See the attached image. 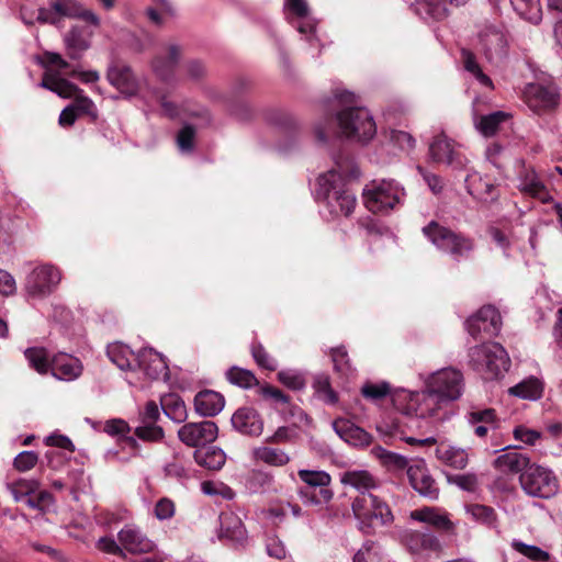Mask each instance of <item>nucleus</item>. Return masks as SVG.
<instances>
[{
    "label": "nucleus",
    "instance_id": "f257e3e1",
    "mask_svg": "<svg viewBox=\"0 0 562 562\" xmlns=\"http://www.w3.org/2000/svg\"><path fill=\"white\" fill-rule=\"evenodd\" d=\"M355 94L349 91L336 93L333 105L337 110L335 124L338 133L358 142H368L376 133L372 115L366 108L352 106Z\"/></svg>",
    "mask_w": 562,
    "mask_h": 562
},
{
    "label": "nucleus",
    "instance_id": "f03ea898",
    "mask_svg": "<svg viewBox=\"0 0 562 562\" xmlns=\"http://www.w3.org/2000/svg\"><path fill=\"white\" fill-rule=\"evenodd\" d=\"M315 192L317 200L335 216H349L355 210L356 195L346 188V171L341 166L319 175Z\"/></svg>",
    "mask_w": 562,
    "mask_h": 562
},
{
    "label": "nucleus",
    "instance_id": "7ed1b4c3",
    "mask_svg": "<svg viewBox=\"0 0 562 562\" xmlns=\"http://www.w3.org/2000/svg\"><path fill=\"white\" fill-rule=\"evenodd\" d=\"M351 510L358 521L359 530L364 535H372L375 527H389L394 521L389 504L373 493L356 496L351 503Z\"/></svg>",
    "mask_w": 562,
    "mask_h": 562
},
{
    "label": "nucleus",
    "instance_id": "20e7f679",
    "mask_svg": "<svg viewBox=\"0 0 562 562\" xmlns=\"http://www.w3.org/2000/svg\"><path fill=\"white\" fill-rule=\"evenodd\" d=\"M470 364L485 379H495L509 369L510 359L498 342L474 346L469 350Z\"/></svg>",
    "mask_w": 562,
    "mask_h": 562
},
{
    "label": "nucleus",
    "instance_id": "39448f33",
    "mask_svg": "<svg viewBox=\"0 0 562 562\" xmlns=\"http://www.w3.org/2000/svg\"><path fill=\"white\" fill-rule=\"evenodd\" d=\"M362 196L370 212L387 213L402 204L405 191L394 180H372L366 184Z\"/></svg>",
    "mask_w": 562,
    "mask_h": 562
},
{
    "label": "nucleus",
    "instance_id": "423d86ee",
    "mask_svg": "<svg viewBox=\"0 0 562 562\" xmlns=\"http://www.w3.org/2000/svg\"><path fill=\"white\" fill-rule=\"evenodd\" d=\"M423 233L439 250L457 259L467 257L473 249L471 238L441 226L435 221L425 226Z\"/></svg>",
    "mask_w": 562,
    "mask_h": 562
},
{
    "label": "nucleus",
    "instance_id": "0eeeda50",
    "mask_svg": "<svg viewBox=\"0 0 562 562\" xmlns=\"http://www.w3.org/2000/svg\"><path fill=\"white\" fill-rule=\"evenodd\" d=\"M521 488L532 497L550 498L555 495L559 484L554 474L540 465L531 464L519 476Z\"/></svg>",
    "mask_w": 562,
    "mask_h": 562
},
{
    "label": "nucleus",
    "instance_id": "6e6552de",
    "mask_svg": "<svg viewBox=\"0 0 562 562\" xmlns=\"http://www.w3.org/2000/svg\"><path fill=\"white\" fill-rule=\"evenodd\" d=\"M425 384L446 402L456 401L463 391V375L459 370L445 368L428 375Z\"/></svg>",
    "mask_w": 562,
    "mask_h": 562
},
{
    "label": "nucleus",
    "instance_id": "1a4fd4ad",
    "mask_svg": "<svg viewBox=\"0 0 562 562\" xmlns=\"http://www.w3.org/2000/svg\"><path fill=\"white\" fill-rule=\"evenodd\" d=\"M61 277L59 270L48 263L35 267L26 277L25 291L29 296L43 299L56 289Z\"/></svg>",
    "mask_w": 562,
    "mask_h": 562
},
{
    "label": "nucleus",
    "instance_id": "9d476101",
    "mask_svg": "<svg viewBox=\"0 0 562 562\" xmlns=\"http://www.w3.org/2000/svg\"><path fill=\"white\" fill-rule=\"evenodd\" d=\"M297 475L307 486L314 488L319 487L318 495L300 490L299 494L304 503L317 505L323 502L327 503L333 498L334 493L328 488L331 477L326 471L301 469L297 471Z\"/></svg>",
    "mask_w": 562,
    "mask_h": 562
},
{
    "label": "nucleus",
    "instance_id": "9b49d317",
    "mask_svg": "<svg viewBox=\"0 0 562 562\" xmlns=\"http://www.w3.org/2000/svg\"><path fill=\"white\" fill-rule=\"evenodd\" d=\"M402 541L416 562H425L429 553L441 550L438 537L430 531L406 530Z\"/></svg>",
    "mask_w": 562,
    "mask_h": 562
},
{
    "label": "nucleus",
    "instance_id": "f8f14e48",
    "mask_svg": "<svg viewBox=\"0 0 562 562\" xmlns=\"http://www.w3.org/2000/svg\"><path fill=\"white\" fill-rule=\"evenodd\" d=\"M446 402L439 394L426 389L422 392L411 393L407 404V414H413L418 418H431L442 420L440 415L441 403Z\"/></svg>",
    "mask_w": 562,
    "mask_h": 562
},
{
    "label": "nucleus",
    "instance_id": "ddd939ff",
    "mask_svg": "<svg viewBox=\"0 0 562 562\" xmlns=\"http://www.w3.org/2000/svg\"><path fill=\"white\" fill-rule=\"evenodd\" d=\"M465 326L469 334L475 339L481 334L490 337L496 336L502 328V317L495 306L484 305L477 313L468 318Z\"/></svg>",
    "mask_w": 562,
    "mask_h": 562
},
{
    "label": "nucleus",
    "instance_id": "4468645a",
    "mask_svg": "<svg viewBox=\"0 0 562 562\" xmlns=\"http://www.w3.org/2000/svg\"><path fill=\"white\" fill-rule=\"evenodd\" d=\"M218 435L217 425L212 420L188 423L178 430L179 439L189 447L205 446Z\"/></svg>",
    "mask_w": 562,
    "mask_h": 562
},
{
    "label": "nucleus",
    "instance_id": "2eb2a0df",
    "mask_svg": "<svg viewBox=\"0 0 562 562\" xmlns=\"http://www.w3.org/2000/svg\"><path fill=\"white\" fill-rule=\"evenodd\" d=\"M181 54V47L178 44L171 43L166 46L165 54H158L154 57L151 68L160 81L171 83L176 80V68Z\"/></svg>",
    "mask_w": 562,
    "mask_h": 562
},
{
    "label": "nucleus",
    "instance_id": "dca6fc26",
    "mask_svg": "<svg viewBox=\"0 0 562 562\" xmlns=\"http://www.w3.org/2000/svg\"><path fill=\"white\" fill-rule=\"evenodd\" d=\"M139 369L150 380L167 379L169 368L165 357L153 348H144L137 352L135 370Z\"/></svg>",
    "mask_w": 562,
    "mask_h": 562
},
{
    "label": "nucleus",
    "instance_id": "f3484780",
    "mask_svg": "<svg viewBox=\"0 0 562 562\" xmlns=\"http://www.w3.org/2000/svg\"><path fill=\"white\" fill-rule=\"evenodd\" d=\"M524 93L526 103L535 112L552 110L559 104V92L553 86L530 83Z\"/></svg>",
    "mask_w": 562,
    "mask_h": 562
},
{
    "label": "nucleus",
    "instance_id": "a211bd4d",
    "mask_svg": "<svg viewBox=\"0 0 562 562\" xmlns=\"http://www.w3.org/2000/svg\"><path fill=\"white\" fill-rule=\"evenodd\" d=\"M123 551L133 554L148 553L154 550V542L147 538L142 529L133 524L125 525L117 533Z\"/></svg>",
    "mask_w": 562,
    "mask_h": 562
},
{
    "label": "nucleus",
    "instance_id": "6ab92c4d",
    "mask_svg": "<svg viewBox=\"0 0 562 562\" xmlns=\"http://www.w3.org/2000/svg\"><path fill=\"white\" fill-rule=\"evenodd\" d=\"M231 423L233 428L249 437H258L263 430V420L260 414L254 407H239L232 416Z\"/></svg>",
    "mask_w": 562,
    "mask_h": 562
},
{
    "label": "nucleus",
    "instance_id": "aec40b11",
    "mask_svg": "<svg viewBox=\"0 0 562 562\" xmlns=\"http://www.w3.org/2000/svg\"><path fill=\"white\" fill-rule=\"evenodd\" d=\"M506 40L503 31L495 25H484L477 34V48L488 60L505 52Z\"/></svg>",
    "mask_w": 562,
    "mask_h": 562
},
{
    "label": "nucleus",
    "instance_id": "412c9836",
    "mask_svg": "<svg viewBox=\"0 0 562 562\" xmlns=\"http://www.w3.org/2000/svg\"><path fill=\"white\" fill-rule=\"evenodd\" d=\"M429 155L434 161L454 168H462L465 165V158L456 151L453 142L445 135L434 138L429 145Z\"/></svg>",
    "mask_w": 562,
    "mask_h": 562
},
{
    "label": "nucleus",
    "instance_id": "4be33fe9",
    "mask_svg": "<svg viewBox=\"0 0 562 562\" xmlns=\"http://www.w3.org/2000/svg\"><path fill=\"white\" fill-rule=\"evenodd\" d=\"M50 5L57 13L58 20L61 18L79 19L95 27L100 26L101 19L92 10L86 9L77 0H50Z\"/></svg>",
    "mask_w": 562,
    "mask_h": 562
},
{
    "label": "nucleus",
    "instance_id": "5701e85b",
    "mask_svg": "<svg viewBox=\"0 0 562 562\" xmlns=\"http://www.w3.org/2000/svg\"><path fill=\"white\" fill-rule=\"evenodd\" d=\"M333 429L348 445L356 448H364L371 445L372 436L363 428L346 418H337L333 422Z\"/></svg>",
    "mask_w": 562,
    "mask_h": 562
},
{
    "label": "nucleus",
    "instance_id": "b1692460",
    "mask_svg": "<svg viewBox=\"0 0 562 562\" xmlns=\"http://www.w3.org/2000/svg\"><path fill=\"white\" fill-rule=\"evenodd\" d=\"M411 519L431 526L438 531L453 532L456 525L449 518L447 512L438 507H422L412 510L409 514Z\"/></svg>",
    "mask_w": 562,
    "mask_h": 562
},
{
    "label": "nucleus",
    "instance_id": "393cba45",
    "mask_svg": "<svg viewBox=\"0 0 562 562\" xmlns=\"http://www.w3.org/2000/svg\"><path fill=\"white\" fill-rule=\"evenodd\" d=\"M93 36L92 31L74 25L64 36V43L67 49V54L71 59H80L86 50L91 46V40Z\"/></svg>",
    "mask_w": 562,
    "mask_h": 562
},
{
    "label": "nucleus",
    "instance_id": "a878e982",
    "mask_svg": "<svg viewBox=\"0 0 562 562\" xmlns=\"http://www.w3.org/2000/svg\"><path fill=\"white\" fill-rule=\"evenodd\" d=\"M518 189L522 194L538 199L543 203L551 199L546 186L532 168L524 166L518 172Z\"/></svg>",
    "mask_w": 562,
    "mask_h": 562
},
{
    "label": "nucleus",
    "instance_id": "bb28decb",
    "mask_svg": "<svg viewBox=\"0 0 562 562\" xmlns=\"http://www.w3.org/2000/svg\"><path fill=\"white\" fill-rule=\"evenodd\" d=\"M506 451L494 460L497 471L505 474H518L525 472L530 465V458L520 451L509 450V447L502 449Z\"/></svg>",
    "mask_w": 562,
    "mask_h": 562
},
{
    "label": "nucleus",
    "instance_id": "cd10ccee",
    "mask_svg": "<svg viewBox=\"0 0 562 562\" xmlns=\"http://www.w3.org/2000/svg\"><path fill=\"white\" fill-rule=\"evenodd\" d=\"M52 374L61 381L76 380L82 372V364L78 358L67 353H59L50 359Z\"/></svg>",
    "mask_w": 562,
    "mask_h": 562
},
{
    "label": "nucleus",
    "instance_id": "c85d7f7f",
    "mask_svg": "<svg viewBox=\"0 0 562 562\" xmlns=\"http://www.w3.org/2000/svg\"><path fill=\"white\" fill-rule=\"evenodd\" d=\"M221 538L228 540L234 547H243L247 541V531L241 519L234 513L221 516Z\"/></svg>",
    "mask_w": 562,
    "mask_h": 562
},
{
    "label": "nucleus",
    "instance_id": "c756f323",
    "mask_svg": "<svg viewBox=\"0 0 562 562\" xmlns=\"http://www.w3.org/2000/svg\"><path fill=\"white\" fill-rule=\"evenodd\" d=\"M106 78L112 86L128 97L135 95L139 90L138 82L127 66L110 67Z\"/></svg>",
    "mask_w": 562,
    "mask_h": 562
},
{
    "label": "nucleus",
    "instance_id": "7c9ffc66",
    "mask_svg": "<svg viewBox=\"0 0 562 562\" xmlns=\"http://www.w3.org/2000/svg\"><path fill=\"white\" fill-rule=\"evenodd\" d=\"M40 87L55 92L65 99L75 97L79 92H82V90L79 89L76 85L65 78H61L59 71H52L49 69L44 74Z\"/></svg>",
    "mask_w": 562,
    "mask_h": 562
},
{
    "label": "nucleus",
    "instance_id": "2f4dec72",
    "mask_svg": "<svg viewBox=\"0 0 562 562\" xmlns=\"http://www.w3.org/2000/svg\"><path fill=\"white\" fill-rule=\"evenodd\" d=\"M464 182L468 193L476 200L487 202L496 196L494 184L475 171L469 173Z\"/></svg>",
    "mask_w": 562,
    "mask_h": 562
},
{
    "label": "nucleus",
    "instance_id": "473e14b6",
    "mask_svg": "<svg viewBox=\"0 0 562 562\" xmlns=\"http://www.w3.org/2000/svg\"><path fill=\"white\" fill-rule=\"evenodd\" d=\"M224 397L211 390L199 392L194 397L195 411L206 417L217 415L224 408Z\"/></svg>",
    "mask_w": 562,
    "mask_h": 562
},
{
    "label": "nucleus",
    "instance_id": "72a5a7b5",
    "mask_svg": "<svg viewBox=\"0 0 562 562\" xmlns=\"http://www.w3.org/2000/svg\"><path fill=\"white\" fill-rule=\"evenodd\" d=\"M340 482L353 487L359 494L372 493L380 485L378 479L366 470L347 471L341 475Z\"/></svg>",
    "mask_w": 562,
    "mask_h": 562
},
{
    "label": "nucleus",
    "instance_id": "f704fd0d",
    "mask_svg": "<svg viewBox=\"0 0 562 562\" xmlns=\"http://www.w3.org/2000/svg\"><path fill=\"white\" fill-rule=\"evenodd\" d=\"M195 462L211 471H217L223 468L226 461L225 452L217 447H204L194 451Z\"/></svg>",
    "mask_w": 562,
    "mask_h": 562
},
{
    "label": "nucleus",
    "instance_id": "c9c22d12",
    "mask_svg": "<svg viewBox=\"0 0 562 562\" xmlns=\"http://www.w3.org/2000/svg\"><path fill=\"white\" fill-rule=\"evenodd\" d=\"M109 359L121 370H135L136 355L121 342L110 344L106 348Z\"/></svg>",
    "mask_w": 562,
    "mask_h": 562
},
{
    "label": "nucleus",
    "instance_id": "e433bc0d",
    "mask_svg": "<svg viewBox=\"0 0 562 562\" xmlns=\"http://www.w3.org/2000/svg\"><path fill=\"white\" fill-rule=\"evenodd\" d=\"M286 9L293 13L296 18L304 20L299 23L297 31L302 34L308 35L307 40L314 38L313 33L315 31V23L308 20V5L305 0H285Z\"/></svg>",
    "mask_w": 562,
    "mask_h": 562
},
{
    "label": "nucleus",
    "instance_id": "4c0bfd02",
    "mask_svg": "<svg viewBox=\"0 0 562 562\" xmlns=\"http://www.w3.org/2000/svg\"><path fill=\"white\" fill-rule=\"evenodd\" d=\"M509 117V114L504 111H496L487 115L474 117V125L476 130L484 136H493L498 126Z\"/></svg>",
    "mask_w": 562,
    "mask_h": 562
},
{
    "label": "nucleus",
    "instance_id": "58836bf2",
    "mask_svg": "<svg viewBox=\"0 0 562 562\" xmlns=\"http://www.w3.org/2000/svg\"><path fill=\"white\" fill-rule=\"evenodd\" d=\"M413 9L424 20H442L448 15L446 5L437 0H417Z\"/></svg>",
    "mask_w": 562,
    "mask_h": 562
},
{
    "label": "nucleus",
    "instance_id": "ea45409f",
    "mask_svg": "<svg viewBox=\"0 0 562 562\" xmlns=\"http://www.w3.org/2000/svg\"><path fill=\"white\" fill-rule=\"evenodd\" d=\"M409 477L414 490L420 495L428 497L429 499L438 498L439 488L435 480L429 474L424 471H419L418 474L409 471Z\"/></svg>",
    "mask_w": 562,
    "mask_h": 562
},
{
    "label": "nucleus",
    "instance_id": "a19ab883",
    "mask_svg": "<svg viewBox=\"0 0 562 562\" xmlns=\"http://www.w3.org/2000/svg\"><path fill=\"white\" fill-rule=\"evenodd\" d=\"M513 9L526 21L537 24L541 21L542 11L539 0H509Z\"/></svg>",
    "mask_w": 562,
    "mask_h": 562
},
{
    "label": "nucleus",
    "instance_id": "79ce46f5",
    "mask_svg": "<svg viewBox=\"0 0 562 562\" xmlns=\"http://www.w3.org/2000/svg\"><path fill=\"white\" fill-rule=\"evenodd\" d=\"M437 454L442 462L458 470L464 469L469 461L468 452L462 448L440 447Z\"/></svg>",
    "mask_w": 562,
    "mask_h": 562
},
{
    "label": "nucleus",
    "instance_id": "37998d69",
    "mask_svg": "<svg viewBox=\"0 0 562 562\" xmlns=\"http://www.w3.org/2000/svg\"><path fill=\"white\" fill-rule=\"evenodd\" d=\"M254 456L258 461L273 467H283L290 462L289 454L278 448L259 447L255 449Z\"/></svg>",
    "mask_w": 562,
    "mask_h": 562
},
{
    "label": "nucleus",
    "instance_id": "c03bdc74",
    "mask_svg": "<svg viewBox=\"0 0 562 562\" xmlns=\"http://www.w3.org/2000/svg\"><path fill=\"white\" fill-rule=\"evenodd\" d=\"M542 393V384L536 378H530L521 381L515 386L509 389V394L515 395L517 397L524 400L535 401L541 396Z\"/></svg>",
    "mask_w": 562,
    "mask_h": 562
},
{
    "label": "nucleus",
    "instance_id": "a18cd8bd",
    "mask_svg": "<svg viewBox=\"0 0 562 562\" xmlns=\"http://www.w3.org/2000/svg\"><path fill=\"white\" fill-rule=\"evenodd\" d=\"M10 493L16 502H25L40 488V481L21 479L8 485Z\"/></svg>",
    "mask_w": 562,
    "mask_h": 562
},
{
    "label": "nucleus",
    "instance_id": "49530a36",
    "mask_svg": "<svg viewBox=\"0 0 562 562\" xmlns=\"http://www.w3.org/2000/svg\"><path fill=\"white\" fill-rule=\"evenodd\" d=\"M24 356L29 361L30 367L36 370L40 374H45L50 370V360L46 349L40 347L27 348L24 351Z\"/></svg>",
    "mask_w": 562,
    "mask_h": 562
},
{
    "label": "nucleus",
    "instance_id": "de8ad7c7",
    "mask_svg": "<svg viewBox=\"0 0 562 562\" xmlns=\"http://www.w3.org/2000/svg\"><path fill=\"white\" fill-rule=\"evenodd\" d=\"M371 454L380 460L386 467H393L397 470H403L407 467L408 460L398 453L385 450L381 446H375L371 449Z\"/></svg>",
    "mask_w": 562,
    "mask_h": 562
},
{
    "label": "nucleus",
    "instance_id": "09e8293b",
    "mask_svg": "<svg viewBox=\"0 0 562 562\" xmlns=\"http://www.w3.org/2000/svg\"><path fill=\"white\" fill-rule=\"evenodd\" d=\"M226 378L232 384L244 389H250L258 383L251 371L238 367H232L227 370Z\"/></svg>",
    "mask_w": 562,
    "mask_h": 562
},
{
    "label": "nucleus",
    "instance_id": "8fccbe9b",
    "mask_svg": "<svg viewBox=\"0 0 562 562\" xmlns=\"http://www.w3.org/2000/svg\"><path fill=\"white\" fill-rule=\"evenodd\" d=\"M461 56L465 70L471 72L481 85L491 88L493 86L492 80L482 71L474 54L469 49H462Z\"/></svg>",
    "mask_w": 562,
    "mask_h": 562
},
{
    "label": "nucleus",
    "instance_id": "3c124183",
    "mask_svg": "<svg viewBox=\"0 0 562 562\" xmlns=\"http://www.w3.org/2000/svg\"><path fill=\"white\" fill-rule=\"evenodd\" d=\"M314 387L318 397L326 404L334 405L338 402V395L331 387L328 376H317L314 382Z\"/></svg>",
    "mask_w": 562,
    "mask_h": 562
},
{
    "label": "nucleus",
    "instance_id": "603ef678",
    "mask_svg": "<svg viewBox=\"0 0 562 562\" xmlns=\"http://www.w3.org/2000/svg\"><path fill=\"white\" fill-rule=\"evenodd\" d=\"M331 359L334 362V368L337 372L349 375L353 372V369L350 364V359L348 357V352L345 347H336L331 349Z\"/></svg>",
    "mask_w": 562,
    "mask_h": 562
},
{
    "label": "nucleus",
    "instance_id": "864d4df0",
    "mask_svg": "<svg viewBox=\"0 0 562 562\" xmlns=\"http://www.w3.org/2000/svg\"><path fill=\"white\" fill-rule=\"evenodd\" d=\"M512 547L517 552L521 553L522 555L533 561H547L549 559V553L537 546L526 544L521 541L514 540L512 542Z\"/></svg>",
    "mask_w": 562,
    "mask_h": 562
},
{
    "label": "nucleus",
    "instance_id": "5fc2aeb1",
    "mask_svg": "<svg viewBox=\"0 0 562 562\" xmlns=\"http://www.w3.org/2000/svg\"><path fill=\"white\" fill-rule=\"evenodd\" d=\"M165 414L177 423H181L187 417L186 405L179 398H170L162 403Z\"/></svg>",
    "mask_w": 562,
    "mask_h": 562
},
{
    "label": "nucleus",
    "instance_id": "6e6d98bb",
    "mask_svg": "<svg viewBox=\"0 0 562 562\" xmlns=\"http://www.w3.org/2000/svg\"><path fill=\"white\" fill-rule=\"evenodd\" d=\"M279 381L286 387L300 391L305 387V379L302 373L294 370H282L278 373Z\"/></svg>",
    "mask_w": 562,
    "mask_h": 562
},
{
    "label": "nucleus",
    "instance_id": "4d7b16f0",
    "mask_svg": "<svg viewBox=\"0 0 562 562\" xmlns=\"http://www.w3.org/2000/svg\"><path fill=\"white\" fill-rule=\"evenodd\" d=\"M467 513L479 522L492 525L495 520L494 509L480 504H472L467 507Z\"/></svg>",
    "mask_w": 562,
    "mask_h": 562
},
{
    "label": "nucleus",
    "instance_id": "13d9d810",
    "mask_svg": "<svg viewBox=\"0 0 562 562\" xmlns=\"http://www.w3.org/2000/svg\"><path fill=\"white\" fill-rule=\"evenodd\" d=\"M55 503L53 495L47 491H40L35 497H27L26 505L42 513L48 512Z\"/></svg>",
    "mask_w": 562,
    "mask_h": 562
},
{
    "label": "nucleus",
    "instance_id": "bf43d9fd",
    "mask_svg": "<svg viewBox=\"0 0 562 562\" xmlns=\"http://www.w3.org/2000/svg\"><path fill=\"white\" fill-rule=\"evenodd\" d=\"M135 435L143 440L157 441L164 437V430L155 423H143L136 427Z\"/></svg>",
    "mask_w": 562,
    "mask_h": 562
},
{
    "label": "nucleus",
    "instance_id": "052dcab7",
    "mask_svg": "<svg viewBox=\"0 0 562 562\" xmlns=\"http://www.w3.org/2000/svg\"><path fill=\"white\" fill-rule=\"evenodd\" d=\"M379 560L376 543L373 541H366L353 555V562H379Z\"/></svg>",
    "mask_w": 562,
    "mask_h": 562
},
{
    "label": "nucleus",
    "instance_id": "680f3d73",
    "mask_svg": "<svg viewBox=\"0 0 562 562\" xmlns=\"http://www.w3.org/2000/svg\"><path fill=\"white\" fill-rule=\"evenodd\" d=\"M469 425L496 424V414L493 408L473 409L468 414Z\"/></svg>",
    "mask_w": 562,
    "mask_h": 562
},
{
    "label": "nucleus",
    "instance_id": "e2e57ef3",
    "mask_svg": "<svg viewBox=\"0 0 562 562\" xmlns=\"http://www.w3.org/2000/svg\"><path fill=\"white\" fill-rule=\"evenodd\" d=\"M390 393V385L386 382H381L379 384L366 383L361 387V394L371 401H376L385 397Z\"/></svg>",
    "mask_w": 562,
    "mask_h": 562
},
{
    "label": "nucleus",
    "instance_id": "0e129e2a",
    "mask_svg": "<svg viewBox=\"0 0 562 562\" xmlns=\"http://www.w3.org/2000/svg\"><path fill=\"white\" fill-rule=\"evenodd\" d=\"M448 482L467 492H474L477 487V477L473 473L448 476Z\"/></svg>",
    "mask_w": 562,
    "mask_h": 562
},
{
    "label": "nucleus",
    "instance_id": "69168bd1",
    "mask_svg": "<svg viewBox=\"0 0 562 562\" xmlns=\"http://www.w3.org/2000/svg\"><path fill=\"white\" fill-rule=\"evenodd\" d=\"M38 456L34 451H22L15 458L13 465L20 472H26L35 467Z\"/></svg>",
    "mask_w": 562,
    "mask_h": 562
},
{
    "label": "nucleus",
    "instance_id": "338daca9",
    "mask_svg": "<svg viewBox=\"0 0 562 562\" xmlns=\"http://www.w3.org/2000/svg\"><path fill=\"white\" fill-rule=\"evenodd\" d=\"M251 353L258 366L274 371L277 369V361L269 356L261 345H254L251 347Z\"/></svg>",
    "mask_w": 562,
    "mask_h": 562
},
{
    "label": "nucleus",
    "instance_id": "774afa93",
    "mask_svg": "<svg viewBox=\"0 0 562 562\" xmlns=\"http://www.w3.org/2000/svg\"><path fill=\"white\" fill-rule=\"evenodd\" d=\"M195 131L191 125H184L178 133L177 144L181 151L188 153L193 149Z\"/></svg>",
    "mask_w": 562,
    "mask_h": 562
}]
</instances>
